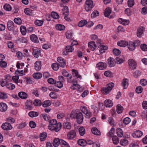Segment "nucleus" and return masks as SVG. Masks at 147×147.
<instances>
[{
    "label": "nucleus",
    "mask_w": 147,
    "mask_h": 147,
    "mask_svg": "<svg viewBox=\"0 0 147 147\" xmlns=\"http://www.w3.org/2000/svg\"><path fill=\"white\" fill-rule=\"evenodd\" d=\"M24 13L27 15H31L32 14V11L29 8H26L24 9Z\"/></svg>",
    "instance_id": "obj_51"
},
{
    "label": "nucleus",
    "mask_w": 147,
    "mask_h": 147,
    "mask_svg": "<svg viewBox=\"0 0 147 147\" xmlns=\"http://www.w3.org/2000/svg\"><path fill=\"white\" fill-rule=\"evenodd\" d=\"M19 96L21 98L25 99L27 98L28 95L27 94L24 92H21L18 94Z\"/></svg>",
    "instance_id": "obj_28"
},
{
    "label": "nucleus",
    "mask_w": 147,
    "mask_h": 147,
    "mask_svg": "<svg viewBox=\"0 0 147 147\" xmlns=\"http://www.w3.org/2000/svg\"><path fill=\"white\" fill-rule=\"evenodd\" d=\"M115 132V129L114 127L111 128L109 131L108 134V136L109 137H113Z\"/></svg>",
    "instance_id": "obj_48"
},
{
    "label": "nucleus",
    "mask_w": 147,
    "mask_h": 147,
    "mask_svg": "<svg viewBox=\"0 0 147 147\" xmlns=\"http://www.w3.org/2000/svg\"><path fill=\"white\" fill-rule=\"evenodd\" d=\"M131 120L129 117H126L123 120V123L125 125L129 124Z\"/></svg>",
    "instance_id": "obj_59"
},
{
    "label": "nucleus",
    "mask_w": 147,
    "mask_h": 147,
    "mask_svg": "<svg viewBox=\"0 0 147 147\" xmlns=\"http://www.w3.org/2000/svg\"><path fill=\"white\" fill-rule=\"evenodd\" d=\"M128 48L130 51H132L134 50L135 49V47L134 44V42H128L127 45Z\"/></svg>",
    "instance_id": "obj_17"
},
{
    "label": "nucleus",
    "mask_w": 147,
    "mask_h": 147,
    "mask_svg": "<svg viewBox=\"0 0 147 147\" xmlns=\"http://www.w3.org/2000/svg\"><path fill=\"white\" fill-rule=\"evenodd\" d=\"M33 76L36 79H38L42 77V74L40 73H36L33 74Z\"/></svg>",
    "instance_id": "obj_34"
},
{
    "label": "nucleus",
    "mask_w": 147,
    "mask_h": 147,
    "mask_svg": "<svg viewBox=\"0 0 147 147\" xmlns=\"http://www.w3.org/2000/svg\"><path fill=\"white\" fill-rule=\"evenodd\" d=\"M51 16L54 19H57L59 18V15L56 12H52L51 14Z\"/></svg>",
    "instance_id": "obj_54"
},
{
    "label": "nucleus",
    "mask_w": 147,
    "mask_h": 147,
    "mask_svg": "<svg viewBox=\"0 0 147 147\" xmlns=\"http://www.w3.org/2000/svg\"><path fill=\"white\" fill-rule=\"evenodd\" d=\"M106 64L105 63L100 62L96 65L97 68L100 70H103L106 68Z\"/></svg>",
    "instance_id": "obj_13"
},
{
    "label": "nucleus",
    "mask_w": 147,
    "mask_h": 147,
    "mask_svg": "<svg viewBox=\"0 0 147 147\" xmlns=\"http://www.w3.org/2000/svg\"><path fill=\"white\" fill-rule=\"evenodd\" d=\"M60 144L61 145L62 147H69L68 144L62 140H60Z\"/></svg>",
    "instance_id": "obj_40"
},
{
    "label": "nucleus",
    "mask_w": 147,
    "mask_h": 147,
    "mask_svg": "<svg viewBox=\"0 0 147 147\" xmlns=\"http://www.w3.org/2000/svg\"><path fill=\"white\" fill-rule=\"evenodd\" d=\"M87 23V22L86 20H82L78 24V26L80 27H82L85 25Z\"/></svg>",
    "instance_id": "obj_41"
},
{
    "label": "nucleus",
    "mask_w": 147,
    "mask_h": 147,
    "mask_svg": "<svg viewBox=\"0 0 147 147\" xmlns=\"http://www.w3.org/2000/svg\"><path fill=\"white\" fill-rule=\"evenodd\" d=\"M79 131L80 135L81 136H83L85 134V130L83 127H81L79 129Z\"/></svg>",
    "instance_id": "obj_47"
},
{
    "label": "nucleus",
    "mask_w": 147,
    "mask_h": 147,
    "mask_svg": "<svg viewBox=\"0 0 147 147\" xmlns=\"http://www.w3.org/2000/svg\"><path fill=\"white\" fill-rule=\"evenodd\" d=\"M58 64L59 66L62 67H64L66 65V63L64 59L61 57H58L57 59Z\"/></svg>",
    "instance_id": "obj_10"
},
{
    "label": "nucleus",
    "mask_w": 147,
    "mask_h": 147,
    "mask_svg": "<svg viewBox=\"0 0 147 147\" xmlns=\"http://www.w3.org/2000/svg\"><path fill=\"white\" fill-rule=\"evenodd\" d=\"M20 30L23 35H25L26 32V27L24 26L20 27Z\"/></svg>",
    "instance_id": "obj_52"
},
{
    "label": "nucleus",
    "mask_w": 147,
    "mask_h": 147,
    "mask_svg": "<svg viewBox=\"0 0 147 147\" xmlns=\"http://www.w3.org/2000/svg\"><path fill=\"white\" fill-rule=\"evenodd\" d=\"M55 84L56 86L57 87L59 88H62L63 86L62 82H55Z\"/></svg>",
    "instance_id": "obj_57"
},
{
    "label": "nucleus",
    "mask_w": 147,
    "mask_h": 147,
    "mask_svg": "<svg viewBox=\"0 0 147 147\" xmlns=\"http://www.w3.org/2000/svg\"><path fill=\"white\" fill-rule=\"evenodd\" d=\"M6 87L9 90H12L15 88V86L13 84L9 83L6 84Z\"/></svg>",
    "instance_id": "obj_46"
},
{
    "label": "nucleus",
    "mask_w": 147,
    "mask_h": 147,
    "mask_svg": "<svg viewBox=\"0 0 147 147\" xmlns=\"http://www.w3.org/2000/svg\"><path fill=\"white\" fill-rule=\"evenodd\" d=\"M61 124L60 123H57L55 126L51 127V126L49 127V129L51 130H55V131L56 132H58L61 129Z\"/></svg>",
    "instance_id": "obj_5"
},
{
    "label": "nucleus",
    "mask_w": 147,
    "mask_h": 147,
    "mask_svg": "<svg viewBox=\"0 0 147 147\" xmlns=\"http://www.w3.org/2000/svg\"><path fill=\"white\" fill-rule=\"evenodd\" d=\"M98 47L99 48V51L100 53H103L105 52V50H107L108 47L104 45L100 44L98 45Z\"/></svg>",
    "instance_id": "obj_18"
},
{
    "label": "nucleus",
    "mask_w": 147,
    "mask_h": 147,
    "mask_svg": "<svg viewBox=\"0 0 147 147\" xmlns=\"http://www.w3.org/2000/svg\"><path fill=\"white\" fill-rule=\"evenodd\" d=\"M117 136L120 137H122L123 135V133L121 129L119 128L117 129Z\"/></svg>",
    "instance_id": "obj_36"
},
{
    "label": "nucleus",
    "mask_w": 147,
    "mask_h": 147,
    "mask_svg": "<svg viewBox=\"0 0 147 147\" xmlns=\"http://www.w3.org/2000/svg\"><path fill=\"white\" fill-rule=\"evenodd\" d=\"M111 12V10L110 8H107L105 9L104 12V14L105 16L108 17Z\"/></svg>",
    "instance_id": "obj_37"
},
{
    "label": "nucleus",
    "mask_w": 147,
    "mask_h": 147,
    "mask_svg": "<svg viewBox=\"0 0 147 147\" xmlns=\"http://www.w3.org/2000/svg\"><path fill=\"white\" fill-rule=\"evenodd\" d=\"M128 42L124 40L120 41L118 42L117 43V45L122 47H125L128 45Z\"/></svg>",
    "instance_id": "obj_24"
},
{
    "label": "nucleus",
    "mask_w": 147,
    "mask_h": 147,
    "mask_svg": "<svg viewBox=\"0 0 147 147\" xmlns=\"http://www.w3.org/2000/svg\"><path fill=\"white\" fill-rule=\"evenodd\" d=\"M122 86L124 89H126L128 85V80L127 79H124L122 81Z\"/></svg>",
    "instance_id": "obj_21"
},
{
    "label": "nucleus",
    "mask_w": 147,
    "mask_h": 147,
    "mask_svg": "<svg viewBox=\"0 0 147 147\" xmlns=\"http://www.w3.org/2000/svg\"><path fill=\"white\" fill-rule=\"evenodd\" d=\"M3 8L4 9L7 11H11L12 8L11 6L9 4H5L4 5Z\"/></svg>",
    "instance_id": "obj_53"
},
{
    "label": "nucleus",
    "mask_w": 147,
    "mask_h": 147,
    "mask_svg": "<svg viewBox=\"0 0 147 147\" xmlns=\"http://www.w3.org/2000/svg\"><path fill=\"white\" fill-rule=\"evenodd\" d=\"M78 144L82 146H84L86 145L87 143L86 140L84 139H80L78 140Z\"/></svg>",
    "instance_id": "obj_32"
},
{
    "label": "nucleus",
    "mask_w": 147,
    "mask_h": 147,
    "mask_svg": "<svg viewBox=\"0 0 147 147\" xmlns=\"http://www.w3.org/2000/svg\"><path fill=\"white\" fill-rule=\"evenodd\" d=\"M116 108V111L119 114L121 113L123 110V107L119 104L117 105Z\"/></svg>",
    "instance_id": "obj_27"
},
{
    "label": "nucleus",
    "mask_w": 147,
    "mask_h": 147,
    "mask_svg": "<svg viewBox=\"0 0 147 147\" xmlns=\"http://www.w3.org/2000/svg\"><path fill=\"white\" fill-rule=\"evenodd\" d=\"M120 144L123 146H126L128 144V141L125 139H121L120 141Z\"/></svg>",
    "instance_id": "obj_44"
},
{
    "label": "nucleus",
    "mask_w": 147,
    "mask_h": 147,
    "mask_svg": "<svg viewBox=\"0 0 147 147\" xmlns=\"http://www.w3.org/2000/svg\"><path fill=\"white\" fill-rule=\"evenodd\" d=\"M59 65L57 63H53L52 65V67L53 69L55 71L57 70L59 68Z\"/></svg>",
    "instance_id": "obj_50"
},
{
    "label": "nucleus",
    "mask_w": 147,
    "mask_h": 147,
    "mask_svg": "<svg viewBox=\"0 0 147 147\" xmlns=\"http://www.w3.org/2000/svg\"><path fill=\"white\" fill-rule=\"evenodd\" d=\"M56 29L58 30H63L65 29V26L61 24H57L56 25Z\"/></svg>",
    "instance_id": "obj_35"
},
{
    "label": "nucleus",
    "mask_w": 147,
    "mask_h": 147,
    "mask_svg": "<svg viewBox=\"0 0 147 147\" xmlns=\"http://www.w3.org/2000/svg\"><path fill=\"white\" fill-rule=\"evenodd\" d=\"M129 66L130 68L132 70H134L136 69L137 65L136 62L134 59H130L128 61Z\"/></svg>",
    "instance_id": "obj_3"
},
{
    "label": "nucleus",
    "mask_w": 147,
    "mask_h": 147,
    "mask_svg": "<svg viewBox=\"0 0 147 147\" xmlns=\"http://www.w3.org/2000/svg\"><path fill=\"white\" fill-rule=\"evenodd\" d=\"M136 91L137 93H140L142 92L143 88L141 86H139L136 88Z\"/></svg>",
    "instance_id": "obj_62"
},
{
    "label": "nucleus",
    "mask_w": 147,
    "mask_h": 147,
    "mask_svg": "<svg viewBox=\"0 0 147 147\" xmlns=\"http://www.w3.org/2000/svg\"><path fill=\"white\" fill-rule=\"evenodd\" d=\"M91 131L92 133L94 135L98 136H100L101 135L100 131L96 127L92 128Z\"/></svg>",
    "instance_id": "obj_26"
},
{
    "label": "nucleus",
    "mask_w": 147,
    "mask_h": 147,
    "mask_svg": "<svg viewBox=\"0 0 147 147\" xmlns=\"http://www.w3.org/2000/svg\"><path fill=\"white\" fill-rule=\"evenodd\" d=\"M53 144L54 147H57L59 144H60V140L59 138H55L53 142Z\"/></svg>",
    "instance_id": "obj_25"
},
{
    "label": "nucleus",
    "mask_w": 147,
    "mask_h": 147,
    "mask_svg": "<svg viewBox=\"0 0 147 147\" xmlns=\"http://www.w3.org/2000/svg\"><path fill=\"white\" fill-rule=\"evenodd\" d=\"M63 126L64 128L67 129H70L71 127V124L68 122H66L63 123Z\"/></svg>",
    "instance_id": "obj_42"
},
{
    "label": "nucleus",
    "mask_w": 147,
    "mask_h": 147,
    "mask_svg": "<svg viewBox=\"0 0 147 147\" xmlns=\"http://www.w3.org/2000/svg\"><path fill=\"white\" fill-rule=\"evenodd\" d=\"M69 11L68 8L67 6L64 7L63 9V13L66 16H67L69 14Z\"/></svg>",
    "instance_id": "obj_39"
},
{
    "label": "nucleus",
    "mask_w": 147,
    "mask_h": 147,
    "mask_svg": "<svg viewBox=\"0 0 147 147\" xmlns=\"http://www.w3.org/2000/svg\"><path fill=\"white\" fill-rule=\"evenodd\" d=\"M113 53L114 55L117 56L120 54L121 51L119 49H115L113 50Z\"/></svg>",
    "instance_id": "obj_56"
},
{
    "label": "nucleus",
    "mask_w": 147,
    "mask_h": 147,
    "mask_svg": "<svg viewBox=\"0 0 147 147\" xmlns=\"http://www.w3.org/2000/svg\"><path fill=\"white\" fill-rule=\"evenodd\" d=\"M128 6L129 7H131L134 6V0H128L127 2Z\"/></svg>",
    "instance_id": "obj_58"
},
{
    "label": "nucleus",
    "mask_w": 147,
    "mask_h": 147,
    "mask_svg": "<svg viewBox=\"0 0 147 147\" xmlns=\"http://www.w3.org/2000/svg\"><path fill=\"white\" fill-rule=\"evenodd\" d=\"M118 21L119 23L124 25H127L129 22V20H125L121 18L119 19Z\"/></svg>",
    "instance_id": "obj_19"
},
{
    "label": "nucleus",
    "mask_w": 147,
    "mask_h": 147,
    "mask_svg": "<svg viewBox=\"0 0 147 147\" xmlns=\"http://www.w3.org/2000/svg\"><path fill=\"white\" fill-rule=\"evenodd\" d=\"M47 137V134L46 133L44 132L41 133L40 135V138L41 141H43L45 140Z\"/></svg>",
    "instance_id": "obj_31"
},
{
    "label": "nucleus",
    "mask_w": 147,
    "mask_h": 147,
    "mask_svg": "<svg viewBox=\"0 0 147 147\" xmlns=\"http://www.w3.org/2000/svg\"><path fill=\"white\" fill-rule=\"evenodd\" d=\"M116 60L117 64H121L123 63L125 61L124 57H117L116 58Z\"/></svg>",
    "instance_id": "obj_29"
},
{
    "label": "nucleus",
    "mask_w": 147,
    "mask_h": 147,
    "mask_svg": "<svg viewBox=\"0 0 147 147\" xmlns=\"http://www.w3.org/2000/svg\"><path fill=\"white\" fill-rule=\"evenodd\" d=\"M27 124L26 122H24L20 124L18 127L19 129H21L24 128L26 126Z\"/></svg>",
    "instance_id": "obj_60"
},
{
    "label": "nucleus",
    "mask_w": 147,
    "mask_h": 147,
    "mask_svg": "<svg viewBox=\"0 0 147 147\" xmlns=\"http://www.w3.org/2000/svg\"><path fill=\"white\" fill-rule=\"evenodd\" d=\"M51 104V102L49 100H47L44 101L42 104V106L45 107H48Z\"/></svg>",
    "instance_id": "obj_38"
},
{
    "label": "nucleus",
    "mask_w": 147,
    "mask_h": 147,
    "mask_svg": "<svg viewBox=\"0 0 147 147\" xmlns=\"http://www.w3.org/2000/svg\"><path fill=\"white\" fill-rule=\"evenodd\" d=\"M43 23V21L42 20H37L35 22V25L39 26H41L42 25Z\"/></svg>",
    "instance_id": "obj_55"
},
{
    "label": "nucleus",
    "mask_w": 147,
    "mask_h": 147,
    "mask_svg": "<svg viewBox=\"0 0 147 147\" xmlns=\"http://www.w3.org/2000/svg\"><path fill=\"white\" fill-rule=\"evenodd\" d=\"M76 135V131L74 130H71L67 134V138L69 140H71L74 138Z\"/></svg>",
    "instance_id": "obj_8"
},
{
    "label": "nucleus",
    "mask_w": 147,
    "mask_h": 147,
    "mask_svg": "<svg viewBox=\"0 0 147 147\" xmlns=\"http://www.w3.org/2000/svg\"><path fill=\"white\" fill-rule=\"evenodd\" d=\"M50 125L49 126H51V127H53V126H55L57 123V121L56 120L53 119L49 121Z\"/></svg>",
    "instance_id": "obj_43"
},
{
    "label": "nucleus",
    "mask_w": 147,
    "mask_h": 147,
    "mask_svg": "<svg viewBox=\"0 0 147 147\" xmlns=\"http://www.w3.org/2000/svg\"><path fill=\"white\" fill-rule=\"evenodd\" d=\"M41 66L40 61H36L34 63V69L36 71H39L41 69Z\"/></svg>",
    "instance_id": "obj_15"
},
{
    "label": "nucleus",
    "mask_w": 147,
    "mask_h": 147,
    "mask_svg": "<svg viewBox=\"0 0 147 147\" xmlns=\"http://www.w3.org/2000/svg\"><path fill=\"white\" fill-rule=\"evenodd\" d=\"M2 128L5 130H9L12 128V127L11 124L7 122L3 123L1 126Z\"/></svg>",
    "instance_id": "obj_6"
},
{
    "label": "nucleus",
    "mask_w": 147,
    "mask_h": 147,
    "mask_svg": "<svg viewBox=\"0 0 147 147\" xmlns=\"http://www.w3.org/2000/svg\"><path fill=\"white\" fill-rule=\"evenodd\" d=\"M88 46L89 49L92 51L95 50L96 47L95 42L93 41L89 42L88 44Z\"/></svg>",
    "instance_id": "obj_16"
},
{
    "label": "nucleus",
    "mask_w": 147,
    "mask_h": 147,
    "mask_svg": "<svg viewBox=\"0 0 147 147\" xmlns=\"http://www.w3.org/2000/svg\"><path fill=\"white\" fill-rule=\"evenodd\" d=\"M42 104L41 101L38 99H36L34 100V104L36 106H40Z\"/></svg>",
    "instance_id": "obj_45"
},
{
    "label": "nucleus",
    "mask_w": 147,
    "mask_h": 147,
    "mask_svg": "<svg viewBox=\"0 0 147 147\" xmlns=\"http://www.w3.org/2000/svg\"><path fill=\"white\" fill-rule=\"evenodd\" d=\"M32 54L34 57L36 58H38L40 55L41 51L39 49H32Z\"/></svg>",
    "instance_id": "obj_9"
},
{
    "label": "nucleus",
    "mask_w": 147,
    "mask_h": 147,
    "mask_svg": "<svg viewBox=\"0 0 147 147\" xmlns=\"http://www.w3.org/2000/svg\"><path fill=\"white\" fill-rule=\"evenodd\" d=\"M7 98V94L4 93L0 92V98L6 99Z\"/></svg>",
    "instance_id": "obj_63"
},
{
    "label": "nucleus",
    "mask_w": 147,
    "mask_h": 147,
    "mask_svg": "<svg viewBox=\"0 0 147 147\" xmlns=\"http://www.w3.org/2000/svg\"><path fill=\"white\" fill-rule=\"evenodd\" d=\"M114 85V84L111 82L108 84L105 88H102L101 92L102 94H107L110 92Z\"/></svg>",
    "instance_id": "obj_1"
},
{
    "label": "nucleus",
    "mask_w": 147,
    "mask_h": 147,
    "mask_svg": "<svg viewBox=\"0 0 147 147\" xmlns=\"http://www.w3.org/2000/svg\"><path fill=\"white\" fill-rule=\"evenodd\" d=\"M28 114L29 116L30 117H33L38 116L39 114L37 112L32 111L29 112Z\"/></svg>",
    "instance_id": "obj_33"
},
{
    "label": "nucleus",
    "mask_w": 147,
    "mask_h": 147,
    "mask_svg": "<svg viewBox=\"0 0 147 147\" xmlns=\"http://www.w3.org/2000/svg\"><path fill=\"white\" fill-rule=\"evenodd\" d=\"M65 51L63 52V54L66 55L68 54V53L72 52L74 48L71 46L68 45L65 47Z\"/></svg>",
    "instance_id": "obj_4"
},
{
    "label": "nucleus",
    "mask_w": 147,
    "mask_h": 147,
    "mask_svg": "<svg viewBox=\"0 0 147 147\" xmlns=\"http://www.w3.org/2000/svg\"><path fill=\"white\" fill-rule=\"evenodd\" d=\"M107 61V63L110 67H114L116 64V61L115 60L111 57H110L108 58Z\"/></svg>",
    "instance_id": "obj_11"
},
{
    "label": "nucleus",
    "mask_w": 147,
    "mask_h": 147,
    "mask_svg": "<svg viewBox=\"0 0 147 147\" xmlns=\"http://www.w3.org/2000/svg\"><path fill=\"white\" fill-rule=\"evenodd\" d=\"M0 111L2 112H5L7 109V106L5 103L1 102L0 103Z\"/></svg>",
    "instance_id": "obj_20"
},
{
    "label": "nucleus",
    "mask_w": 147,
    "mask_h": 147,
    "mask_svg": "<svg viewBox=\"0 0 147 147\" xmlns=\"http://www.w3.org/2000/svg\"><path fill=\"white\" fill-rule=\"evenodd\" d=\"M144 30V28L143 27H140L138 28L137 32V35L138 37H141L143 33Z\"/></svg>",
    "instance_id": "obj_22"
},
{
    "label": "nucleus",
    "mask_w": 147,
    "mask_h": 147,
    "mask_svg": "<svg viewBox=\"0 0 147 147\" xmlns=\"http://www.w3.org/2000/svg\"><path fill=\"white\" fill-rule=\"evenodd\" d=\"M30 38L31 40L34 42L36 43L38 42V37L36 35L34 34H32L31 35Z\"/></svg>",
    "instance_id": "obj_23"
},
{
    "label": "nucleus",
    "mask_w": 147,
    "mask_h": 147,
    "mask_svg": "<svg viewBox=\"0 0 147 147\" xmlns=\"http://www.w3.org/2000/svg\"><path fill=\"white\" fill-rule=\"evenodd\" d=\"M94 7L93 2L92 0H86L85 2V8L87 11H91Z\"/></svg>",
    "instance_id": "obj_2"
},
{
    "label": "nucleus",
    "mask_w": 147,
    "mask_h": 147,
    "mask_svg": "<svg viewBox=\"0 0 147 147\" xmlns=\"http://www.w3.org/2000/svg\"><path fill=\"white\" fill-rule=\"evenodd\" d=\"M143 134L142 132L138 130L134 131L132 134V136L134 138H139Z\"/></svg>",
    "instance_id": "obj_14"
},
{
    "label": "nucleus",
    "mask_w": 147,
    "mask_h": 147,
    "mask_svg": "<svg viewBox=\"0 0 147 147\" xmlns=\"http://www.w3.org/2000/svg\"><path fill=\"white\" fill-rule=\"evenodd\" d=\"M112 141L114 144H117L119 142V139L118 137L116 136H113Z\"/></svg>",
    "instance_id": "obj_49"
},
{
    "label": "nucleus",
    "mask_w": 147,
    "mask_h": 147,
    "mask_svg": "<svg viewBox=\"0 0 147 147\" xmlns=\"http://www.w3.org/2000/svg\"><path fill=\"white\" fill-rule=\"evenodd\" d=\"M7 27L8 30L10 31H13L15 29L14 24L13 21H9L7 23Z\"/></svg>",
    "instance_id": "obj_12"
},
{
    "label": "nucleus",
    "mask_w": 147,
    "mask_h": 147,
    "mask_svg": "<svg viewBox=\"0 0 147 147\" xmlns=\"http://www.w3.org/2000/svg\"><path fill=\"white\" fill-rule=\"evenodd\" d=\"M76 118L78 123L79 124H81L83 120V116L82 113L81 112L77 113Z\"/></svg>",
    "instance_id": "obj_7"
},
{
    "label": "nucleus",
    "mask_w": 147,
    "mask_h": 147,
    "mask_svg": "<svg viewBox=\"0 0 147 147\" xmlns=\"http://www.w3.org/2000/svg\"><path fill=\"white\" fill-rule=\"evenodd\" d=\"M105 105L107 107H111L113 106V103L110 100H106L105 101Z\"/></svg>",
    "instance_id": "obj_30"
},
{
    "label": "nucleus",
    "mask_w": 147,
    "mask_h": 147,
    "mask_svg": "<svg viewBox=\"0 0 147 147\" xmlns=\"http://www.w3.org/2000/svg\"><path fill=\"white\" fill-rule=\"evenodd\" d=\"M66 36L67 38V39H70L72 36V33L69 31H67L66 32Z\"/></svg>",
    "instance_id": "obj_64"
},
{
    "label": "nucleus",
    "mask_w": 147,
    "mask_h": 147,
    "mask_svg": "<svg viewBox=\"0 0 147 147\" xmlns=\"http://www.w3.org/2000/svg\"><path fill=\"white\" fill-rule=\"evenodd\" d=\"M99 13L97 11H94L91 14V17L92 18H94L99 15Z\"/></svg>",
    "instance_id": "obj_61"
}]
</instances>
